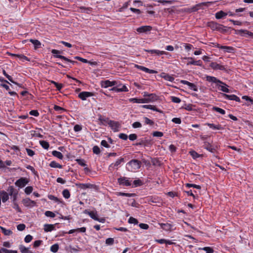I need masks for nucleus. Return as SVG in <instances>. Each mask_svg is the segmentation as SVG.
Instances as JSON below:
<instances>
[{"mask_svg":"<svg viewBox=\"0 0 253 253\" xmlns=\"http://www.w3.org/2000/svg\"><path fill=\"white\" fill-rule=\"evenodd\" d=\"M98 120L100 121L101 124H104V123H107L110 121L108 118H104L101 115H99Z\"/></svg>","mask_w":253,"mask_h":253,"instance_id":"obj_45","label":"nucleus"},{"mask_svg":"<svg viewBox=\"0 0 253 253\" xmlns=\"http://www.w3.org/2000/svg\"><path fill=\"white\" fill-rule=\"evenodd\" d=\"M213 110L215 111L216 112H218V113H220L221 114H225V111L221 109V108H220L219 107H213Z\"/></svg>","mask_w":253,"mask_h":253,"instance_id":"obj_51","label":"nucleus"},{"mask_svg":"<svg viewBox=\"0 0 253 253\" xmlns=\"http://www.w3.org/2000/svg\"><path fill=\"white\" fill-rule=\"evenodd\" d=\"M48 198L49 199H50L51 200H53L55 202H57V203H59V202H60V200L58 199L57 197H55L54 196L52 195H48Z\"/></svg>","mask_w":253,"mask_h":253,"instance_id":"obj_54","label":"nucleus"},{"mask_svg":"<svg viewBox=\"0 0 253 253\" xmlns=\"http://www.w3.org/2000/svg\"><path fill=\"white\" fill-rule=\"evenodd\" d=\"M55 228L54 225L45 224L44 225V230L45 232H49L54 230Z\"/></svg>","mask_w":253,"mask_h":253,"instance_id":"obj_24","label":"nucleus"},{"mask_svg":"<svg viewBox=\"0 0 253 253\" xmlns=\"http://www.w3.org/2000/svg\"><path fill=\"white\" fill-rule=\"evenodd\" d=\"M204 147L207 150L210 152H213L214 149L212 148V146L209 142L205 141L204 145H203Z\"/></svg>","mask_w":253,"mask_h":253,"instance_id":"obj_29","label":"nucleus"},{"mask_svg":"<svg viewBox=\"0 0 253 253\" xmlns=\"http://www.w3.org/2000/svg\"><path fill=\"white\" fill-rule=\"evenodd\" d=\"M146 99V103L150 102H154L157 100L158 96L154 93H150L149 97L147 98H144Z\"/></svg>","mask_w":253,"mask_h":253,"instance_id":"obj_20","label":"nucleus"},{"mask_svg":"<svg viewBox=\"0 0 253 253\" xmlns=\"http://www.w3.org/2000/svg\"><path fill=\"white\" fill-rule=\"evenodd\" d=\"M62 194L64 197L66 199H68L70 197V192L67 189H65L62 192Z\"/></svg>","mask_w":253,"mask_h":253,"instance_id":"obj_49","label":"nucleus"},{"mask_svg":"<svg viewBox=\"0 0 253 253\" xmlns=\"http://www.w3.org/2000/svg\"><path fill=\"white\" fill-rule=\"evenodd\" d=\"M118 183L120 185L129 186L131 185V183L126 177H121L118 179Z\"/></svg>","mask_w":253,"mask_h":253,"instance_id":"obj_3","label":"nucleus"},{"mask_svg":"<svg viewBox=\"0 0 253 253\" xmlns=\"http://www.w3.org/2000/svg\"><path fill=\"white\" fill-rule=\"evenodd\" d=\"M128 222L130 224H137L138 223V220L133 217H130L129 219H128Z\"/></svg>","mask_w":253,"mask_h":253,"instance_id":"obj_52","label":"nucleus"},{"mask_svg":"<svg viewBox=\"0 0 253 253\" xmlns=\"http://www.w3.org/2000/svg\"><path fill=\"white\" fill-rule=\"evenodd\" d=\"M160 225L162 228L167 231H170L172 230V225L170 223H160Z\"/></svg>","mask_w":253,"mask_h":253,"instance_id":"obj_19","label":"nucleus"},{"mask_svg":"<svg viewBox=\"0 0 253 253\" xmlns=\"http://www.w3.org/2000/svg\"><path fill=\"white\" fill-rule=\"evenodd\" d=\"M221 49H223L225 52L228 53H234L235 49L232 46H223L221 47Z\"/></svg>","mask_w":253,"mask_h":253,"instance_id":"obj_26","label":"nucleus"},{"mask_svg":"<svg viewBox=\"0 0 253 253\" xmlns=\"http://www.w3.org/2000/svg\"><path fill=\"white\" fill-rule=\"evenodd\" d=\"M142 107L146 109H151L157 112H160L161 111L158 109L155 106L152 105H142Z\"/></svg>","mask_w":253,"mask_h":253,"instance_id":"obj_32","label":"nucleus"},{"mask_svg":"<svg viewBox=\"0 0 253 253\" xmlns=\"http://www.w3.org/2000/svg\"><path fill=\"white\" fill-rule=\"evenodd\" d=\"M216 86L218 87V88L220 90H221L223 92H227V93L230 92L229 89L227 88V87L228 86L225 84H216Z\"/></svg>","mask_w":253,"mask_h":253,"instance_id":"obj_18","label":"nucleus"},{"mask_svg":"<svg viewBox=\"0 0 253 253\" xmlns=\"http://www.w3.org/2000/svg\"><path fill=\"white\" fill-rule=\"evenodd\" d=\"M111 90L118 92L122 91L126 92L128 91L127 88L125 85H122L121 88H119V86L113 87Z\"/></svg>","mask_w":253,"mask_h":253,"instance_id":"obj_16","label":"nucleus"},{"mask_svg":"<svg viewBox=\"0 0 253 253\" xmlns=\"http://www.w3.org/2000/svg\"><path fill=\"white\" fill-rule=\"evenodd\" d=\"M0 253H17V251L8 250L4 248L0 249Z\"/></svg>","mask_w":253,"mask_h":253,"instance_id":"obj_33","label":"nucleus"},{"mask_svg":"<svg viewBox=\"0 0 253 253\" xmlns=\"http://www.w3.org/2000/svg\"><path fill=\"white\" fill-rule=\"evenodd\" d=\"M117 83L116 81H110L109 80H106L102 81L101 84L102 87L107 88L109 86H113L117 85Z\"/></svg>","mask_w":253,"mask_h":253,"instance_id":"obj_6","label":"nucleus"},{"mask_svg":"<svg viewBox=\"0 0 253 253\" xmlns=\"http://www.w3.org/2000/svg\"><path fill=\"white\" fill-rule=\"evenodd\" d=\"M0 228L2 230V232L5 235L8 236V235L12 234V232L10 230H7V229H6L5 228H4L3 227H1Z\"/></svg>","mask_w":253,"mask_h":253,"instance_id":"obj_47","label":"nucleus"},{"mask_svg":"<svg viewBox=\"0 0 253 253\" xmlns=\"http://www.w3.org/2000/svg\"><path fill=\"white\" fill-rule=\"evenodd\" d=\"M203 250L206 252V253H213V250L210 247H204Z\"/></svg>","mask_w":253,"mask_h":253,"instance_id":"obj_63","label":"nucleus"},{"mask_svg":"<svg viewBox=\"0 0 253 253\" xmlns=\"http://www.w3.org/2000/svg\"><path fill=\"white\" fill-rule=\"evenodd\" d=\"M207 25L212 30H217L218 27L220 26V24L213 21H211L208 23Z\"/></svg>","mask_w":253,"mask_h":253,"instance_id":"obj_17","label":"nucleus"},{"mask_svg":"<svg viewBox=\"0 0 253 253\" xmlns=\"http://www.w3.org/2000/svg\"><path fill=\"white\" fill-rule=\"evenodd\" d=\"M185 59L189 60V61L187 62V65H194L199 66H202V62L201 60L194 61L193 58L192 57H188Z\"/></svg>","mask_w":253,"mask_h":253,"instance_id":"obj_12","label":"nucleus"},{"mask_svg":"<svg viewBox=\"0 0 253 253\" xmlns=\"http://www.w3.org/2000/svg\"><path fill=\"white\" fill-rule=\"evenodd\" d=\"M59 249V246L57 244L53 245L50 247V251L53 253H56Z\"/></svg>","mask_w":253,"mask_h":253,"instance_id":"obj_46","label":"nucleus"},{"mask_svg":"<svg viewBox=\"0 0 253 253\" xmlns=\"http://www.w3.org/2000/svg\"><path fill=\"white\" fill-rule=\"evenodd\" d=\"M49 166L51 167V168H59V169H61L62 168V166L60 165L59 164L56 163V162L55 161H52L50 164H49Z\"/></svg>","mask_w":253,"mask_h":253,"instance_id":"obj_39","label":"nucleus"},{"mask_svg":"<svg viewBox=\"0 0 253 253\" xmlns=\"http://www.w3.org/2000/svg\"><path fill=\"white\" fill-rule=\"evenodd\" d=\"M2 73H3V74L5 76V77L10 81L11 82V83H12L13 84H17L18 85V84L15 82L14 81H13L12 80V78H11V77L10 76H9V75H8L6 72H5V71L4 70H3L2 71Z\"/></svg>","mask_w":253,"mask_h":253,"instance_id":"obj_40","label":"nucleus"},{"mask_svg":"<svg viewBox=\"0 0 253 253\" xmlns=\"http://www.w3.org/2000/svg\"><path fill=\"white\" fill-rule=\"evenodd\" d=\"M116 194L117 196H126V197H133L134 195V194L126 193H124V192H118V193H117Z\"/></svg>","mask_w":253,"mask_h":253,"instance_id":"obj_41","label":"nucleus"},{"mask_svg":"<svg viewBox=\"0 0 253 253\" xmlns=\"http://www.w3.org/2000/svg\"><path fill=\"white\" fill-rule=\"evenodd\" d=\"M7 191L8 192V193L10 195V196H12V195H13L14 196V199L15 198L16 196V195L17 194V191H16L13 186H10L8 189H7Z\"/></svg>","mask_w":253,"mask_h":253,"instance_id":"obj_22","label":"nucleus"},{"mask_svg":"<svg viewBox=\"0 0 253 253\" xmlns=\"http://www.w3.org/2000/svg\"><path fill=\"white\" fill-rule=\"evenodd\" d=\"M93 152L95 154H99L100 153V150L98 146H94L92 148Z\"/></svg>","mask_w":253,"mask_h":253,"instance_id":"obj_56","label":"nucleus"},{"mask_svg":"<svg viewBox=\"0 0 253 253\" xmlns=\"http://www.w3.org/2000/svg\"><path fill=\"white\" fill-rule=\"evenodd\" d=\"M152 29L150 26H142L136 29V31L139 33H146Z\"/></svg>","mask_w":253,"mask_h":253,"instance_id":"obj_5","label":"nucleus"},{"mask_svg":"<svg viewBox=\"0 0 253 253\" xmlns=\"http://www.w3.org/2000/svg\"><path fill=\"white\" fill-rule=\"evenodd\" d=\"M141 162L136 159H133L126 164V169L129 171H133L140 168Z\"/></svg>","mask_w":253,"mask_h":253,"instance_id":"obj_1","label":"nucleus"},{"mask_svg":"<svg viewBox=\"0 0 253 253\" xmlns=\"http://www.w3.org/2000/svg\"><path fill=\"white\" fill-rule=\"evenodd\" d=\"M114 242V240L112 238H107L105 241V243L108 245H112Z\"/></svg>","mask_w":253,"mask_h":253,"instance_id":"obj_55","label":"nucleus"},{"mask_svg":"<svg viewBox=\"0 0 253 253\" xmlns=\"http://www.w3.org/2000/svg\"><path fill=\"white\" fill-rule=\"evenodd\" d=\"M84 212L85 213L88 214L90 216V217L91 218H92V219H93L94 220H99V218H98V217L96 215V213H95L94 211H87V210H85Z\"/></svg>","mask_w":253,"mask_h":253,"instance_id":"obj_23","label":"nucleus"},{"mask_svg":"<svg viewBox=\"0 0 253 253\" xmlns=\"http://www.w3.org/2000/svg\"><path fill=\"white\" fill-rule=\"evenodd\" d=\"M210 66L213 70H225L224 66L218 64L216 62H211Z\"/></svg>","mask_w":253,"mask_h":253,"instance_id":"obj_13","label":"nucleus"},{"mask_svg":"<svg viewBox=\"0 0 253 253\" xmlns=\"http://www.w3.org/2000/svg\"><path fill=\"white\" fill-rule=\"evenodd\" d=\"M161 77L163 78H164L165 80H166L167 81H169L171 82H172L174 80V78L173 77H172V76H171L168 74H166L164 73L162 74Z\"/></svg>","mask_w":253,"mask_h":253,"instance_id":"obj_27","label":"nucleus"},{"mask_svg":"<svg viewBox=\"0 0 253 253\" xmlns=\"http://www.w3.org/2000/svg\"><path fill=\"white\" fill-rule=\"evenodd\" d=\"M26 151L29 156L32 157L35 155V152L30 149L26 148Z\"/></svg>","mask_w":253,"mask_h":253,"instance_id":"obj_62","label":"nucleus"},{"mask_svg":"<svg viewBox=\"0 0 253 253\" xmlns=\"http://www.w3.org/2000/svg\"><path fill=\"white\" fill-rule=\"evenodd\" d=\"M134 67L138 69H140L143 71H144L146 73H148L149 74H156L158 73L157 71L149 69L146 68L144 66H140L137 64H135Z\"/></svg>","mask_w":253,"mask_h":253,"instance_id":"obj_7","label":"nucleus"},{"mask_svg":"<svg viewBox=\"0 0 253 253\" xmlns=\"http://www.w3.org/2000/svg\"><path fill=\"white\" fill-rule=\"evenodd\" d=\"M74 58L75 59H77V60H78L83 63H89L90 64V65H93V64H94V63H91L90 61H88L87 60H86V59H84L82 57H81L80 56H75L74 57Z\"/></svg>","mask_w":253,"mask_h":253,"instance_id":"obj_38","label":"nucleus"},{"mask_svg":"<svg viewBox=\"0 0 253 253\" xmlns=\"http://www.w3.org/2000/svg\"><path fill=\"white\" fill-rule=\"evenodd\" d=\"M12 55L16 56V57L19 58V59H20L21 60H24H24H26L27 61H30V59L27 57H26V56H25L23 54H12Z\"/></svg>","mask_w":253,"mask_h":253,"instance_id":"obj_43","label":"nucleus"},{"mask_svg":"<svg viewBox=\"0 0 253 253\" xmlns=\"http://www.w3.org/2000/svg\"><path fill=\"white\" fill-rule=\"evenodd\" d=\"M144 50L147 52H149L152 54L156 55L158 56H160L161 55L164 54H167V52L164 51H160L159 50L157 49H152V50H148V49H144Z\"/></svg>","mask_w":253,"mask_h":253,"instance_id":"obj_11","label":"nucleus"},{"mask_svg":"<svg viewBox=\"0 0 253 253\" xmlns=\"http://www.w3.org/2000/svg\"><path fill=\"white\" fill-rule=\"evenodd\" d=\"M221 95L226 99L235 100L238 102H240V98L234 94L228 95L225 93H221Z\"/></svg>","mask_w":253,"mask_h":253,"instance_id":"obj_4","label":"nucleus"},{"mask_svg":"<svg viewBox=\"0 0 253 253\" xmlns=\"http://www.w3.org/2000/svg\"><path fill=\"white\" fill-rule=\"evenodd\" d=\"M108 124L114 130V131H119V128L120 127L121 125L118 122L110 120L108 122Z\"/></svg>","mask_w":253,"mask_h":253,"instance_id":"obj_2","label":"nucleus"},{"mask_svg":"<svg viewBox=\"0 0 253 253\" xmlns=\"http://www.w3.org/2000/svg\"><path fill=\"white\" fill-rule=\"evenodd\" d=\"M33 187L32 186H28L27 187L25 188V192L27 194H30V193H32V191H33Z\"/></svg>","mask_w":253,"mask_h":253,"instance_id":"obj_60","label":"nucleus"},{"mask_svg":"<svg viewBox=\"0 0 253 253\" xmlns=\"http://www.w3.org/2000/svg\"><path fill=\"white\" fill-rule=\"evenodd\" d=\"M206 80L209 82L214 83L217 84H225V83H224L223 82L219 80L218 79H217V78H216L214 77L208 76L206 77Z\"/></svg>","mask_w":253,"mask_h":253,"instance_id":"obj_14","label":"nucleus"},{"mask_svg":"<svg viewBox=\"0 0 253 253\" xmlns=\"http://www.w3.org/2000/svg\"><path fill=\"white\" fill-rule=\"evenodd\" d=\"M132 126L133 128H136L141 127L142 126V125L140 122H135L132 124Z\"/></svg>","mask_w":253,"mask_h":253,"instance_id":"obj_61","label":"nucleus"},{"mask_svg":"<svg viewBox=\"0 0 253 253\" xmlns=\"http://www.w3.org/2000/svg\"><path fill=\"white\" fill-rule=\"evenodd\" d=\"M52 154L54 157H56L59 158V159L62 160L63 158V156L62 154L59 151H57L55 150L53 151L52 152Z\"/></svg>","mask_w":253,"mask_h":253,"instance_id":"obj_34","label":"nucleus"},{"mask_svg":"<svg viewBox=\"0 0 253 253\" xmlns=\"http://www.w3.org/2000/svg\"><path fill=\"white\" fill-rule=\"evenodd\" d=\"M57 56L60 59H63V60H65V61L70 62V63H72V64H74L75 63H78V62L77 61L71 60L68 59V58H67L65 56H64L63 55H57Z\"/></svg>","mask_w":253,"mask_h":253,"instance_id":"obj_35","label":"nucleus"},{"mask_svg":"<svg viewBox=\"0 0 253 253\" xmlns=\"http://www.w3.org/2000/svg\"><path fill=\"white\" fill-rule=\"evenodd\" d=\"M152 135L154 137H162L163 136V133L160 131H154Z\"/></svg>","mask_w":253,"mask_h":253,"instance_id":"obj_58","label":"nucleus"},{"mask_svg":"<svg viewBox=\"0 0 253 253\" xmlns=\"http://www.w3.org/2000/svg\"><path fill=\"white\" fill-rule=\"evenodd\" d=\"M133 184L134 185V187H136L137 186L141 185L142 184V182L141 180L137 179V180H135L133 181Z\"/></svg>","mask_w":253,"mask_h":253,"instance_id":"obj_59","label":"nucleus"},{"mask_svg":"<svg viewBox=\"0 0 253 253\" xmlns=\"http://www.w3.org/2000/svg\"><path fill=\"white\" fill-rule=\"evenodd\" d=\"M22 203L26 207H33L36 204V202L29 198L23 199Z\"/></svg>","mask_w":253,"mask_h":253,"instance_id":"obj_15","label":"nucleus"},{"mask_svg":"<svg viewBox=\"0 0 253 253\" xmlns=\"http://www.w3.org/2000/svg\"><path fill=\"white\" fill-rule=\"evenodd\" d=\"M40 143L41 146L42 147V148H43L45 149H48V148L49 147V143L46 141L42 140L40 141Z\"/></svg>","mask_w":253,"mask_h":253,"instance_id":"obj_42","label":"nucleus"},{"mask_svg":"<svg viewBox=\"0 0 253 253\" xmlns=\"http://www.w3.org/2000/svg\"><path fill=\"white\" fill-rule=\"evenodd\" d=\"M26 226L24 224H20L17 226V228L19 231H23L25 229Z\"/></svg>","mask_w":253,"mask_h":253,"instance_id":"obj_64","label":"nucleus"},{"mask_svg":"<svg viewBox=\"0 0 253 253\" xmlns=\"http://www.w3.org/2000/svg\"><path fill=\"white\" fill-rule=\"evenodd\" d=\"M171 100L173 102H174L176 103H179L181 102V99L179 97H175V96H171Z\"/></svg>","mask_w":253,"mask_h":253,"instance_id":"obj_57","label":"nucleus"},{"mask_svg":"<svg viewBox=\"0 0 253 253\" xmlns=\"http://www.w3.org/2000/svg\"><path fill=\"white\" fill-rule=\"evenodd\" d=\"M30 41L34 45L35 48H39L41 45L40 42L37 40L30 39Z\"/></svg>","mask_w":253,"mask_h":253,"instance_id":"obj_37","label":"nucleus"},{"mask_svg":"<svg viewBox=\"0 0 253 253\" xmlns=\"http://www.w3.org/2000/svg\"><path fill=\"white\" fill-rule=\"evenodd\" d=\"M210 128L213 129L221 130L223 129V127L220 125H215L213 124L207 123L206 124Z\"/></svg>","mask_w":253,"mask_h":253,"instance_id":"obj_21","label":"nucleus"},{"mask_svg":"<svg viewBox=\"0 0 253 253\" xmlns=\"http://www.w3.org/2000/svg\"><path fill=\"white\" fill-rule=\"evenodd\" d=\"M93 93L88 91H83L80 93L78 95V97L83 100H85L87 97L93 96Z\"/></svg>","mask_w":253,"mask_h":253,"instance_id":"obj_8","label":"nucleus"},{"mask_svg":"<svg viewBox=\"0 0 253 253\" xmlns=\"http://www.w3.org/2000/svg\"><path fill=\"white\" fill-rule=\"evenodd\" d=\"M239 34H242L244 33L245 34H247L250 36L253 37V33H252L251 32H249L247 30H240L238 31Z\"/></svg>","mask_w":253,"mask_h":253,"instance_id":"obj_50","label":"nucleus"},{"mask_svg":"<svg viewBox=\"0 0 253 253\" xmlns=\"http://www.w3.org/2000/svg\"><path fill=\"white\" fill-rule=\"evenodd\" d=\"M19 249L22 253H33L32 251H29L28 248L23 245L19 246Z\"/></svg>","mask_w":253,"mask_h":253,"instance_id":"obj_36","label":"nucleus"},{"mask_svg":"<svg viewBox=\"0 0 253 253\" xmlns=\"http://www.w3.org/2000/svg\"><path fill=\"white\" fill-rule=\"evenodd\" d=\"M124 161L123 158L118 159L115 163L111 164L109 166V169H114L116 167H118L122 162Z\"/></svg>","mask_w":253,"mask_h":253,"instance_id":"obj_25","label":"nucleus"},{"mask_svg":"<svg viewBox=\"0 0 253 253\" xmlns=\"http://www.w3.org/2000/svg\"><path fill=\"white\" fill-rule=\"evenodd\" d=\"M51 52L53 54L54 57L58 58H59L57 57V55H60L59 54L62 52V51L56 49H52Z\"/></svg>","mask_w":253,"mask_h":253,"instance_id":"obj_48","label":"nucleus"},{"mask_svg":"<svg viewBox=\"0 0 253 253\" xmlns=\"http://www.w3.org/2000/svg\"><path fill=\"white\" fill-rule=\"evenodd\" d=\"M0 195L1 196L2 202L4 203L8 200V199H9L8 194L6 192L2 191L0 193Z\"/></svg>","mask_w":253,"mask_h":253,"instance_id":"obj_31","label":"nucleus"},{"mask_svg":"<svg viewBox=\"0 0 253 253\" xmlns=\"http://www.w3.org/2000/svg\"><path fill=\"white\" fill-rule=\"evenodd\" d=\"M28 181L25 178H20L18 180H17L15 184L16 186L19 187H24L27 183Z\"/></svg>","mask_w":253,"mask_h":253,"instance_id":"obj_9","label":"nucleus"},{"mask_svg":"<svg viewBox=\"0 0 253 253\" xmlns=\"http://www.w3.org/2000/svg\"><path fill=\"white\" fill-rule=\"evenodd\" d=\"M80 9L81 10V12H84L86 13H89L91 11V8L90 7H85L84 6L80 7Z\"/></svg>","mask_w":253,"mask_h":253,"instance_id":"obj_44","label":"nucleus"},{"mask_svg":"<svg viewBox=\"0 0 253 253\" xmlns=\"http://www.w3.org/2000/svg\"><path fill=\"white\" fill-rule=\"evenodd\" d=\"M45 215L47 216V217H52V218H53L55 216V214L54 213H53V212L52 211H46L45 212Z\"/></svg>","mask_w":253,"mask_h":253,"instance_id":"obj_53","label":"nucleus"},{"mask_svg":"<svg viewBox=\"0 0 253 253\" xmlns=\"http://www.w3.org/2000/svg\"><path fill=\"white\" fill-rule=\"evenodd\" d=\"M131 102L137 103H146V99L145 98L138 99L136 98L130 99Z\"/></svg>","mask_w":253,"mask_h":253,"instance_id":"obj_28","label":"nucleus"},{"mask_svg":"<svg viewBox=\"0 0 253 253\" xmlns=\"http://www.w3.org/2000/svg\"><path fill=\"white\" fill-rule=\"evenodd\" d=\"M226 15H227L226 13L221 10V11L216 13L215 16L216 19H219L223 18L224 17H225Z\"/></svg>","mask_w":253,"mask_h":253,"instance_id":"obj_30","label":"nucleus"},{"mask_svg":"<svg viewBox=\"0 0 253 253\" xmlns=\"http://www.w3.org/2000/svg\"><path fill=\"white\" fill-rule=\"evenodd\" d=\"M180 83L183 84H186L189 86V88L195 91H198L197 86L193 83L189 82L185 80H181Z\"/></svg>","mask_w":253,"mask_h":253,"instance_id":"obj_10","label":"nucleus"}]
</instances>
